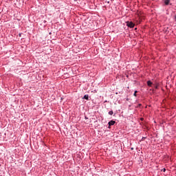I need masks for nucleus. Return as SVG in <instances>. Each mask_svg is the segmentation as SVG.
Masks as SVG:
<instances>
[{"label":"nucleus","instance_id":"obj_7","mask_svg":"<svg viewBox=\"0 0 176 176\" xmlns=\"http://www.w3.org/2000/svg\"><path fill=\"white\" fill-rule=\"evenodd\" d=\"M155 89H156V90H157V89H159V83H157V84L155 86Z\"/></svg>","mask_w":176,"mask_h":176},{"label":"nucleus","instance_id":"obj_10","mask_svg":"<svg viewBox=\"0 0 176 176\" xmlns=\"http://www.w3.org/2000/svg\"><path fill=\"white\" fill-rule=\"evenodd\" d=\"M144 140H146V137H142V141H144Z\"/></svg>","mask_w":176,"mask_h":176},{"label":"nucleus","instance_id":"obj_14","mask_svg":"<svg viewBox=\"0 0 176 176\" xmlns=\"http://www.w3.org/2000/svg\"><path fill=\"white\" fill-rule=\"evenodd\" d=\"M174 21H176V15H175Z\"/></svg>","mask_w":176,"mask_h":176},{"label":"nucleus","instance_id":"obj_3","mask_svg":"<svg viewBox=\"0 0 176 176\" xmlns=\"http://www.w3.org/2000/svg\"><path fill=\"white\" fill-rule=\"evenodd\" d=\"M152 85H153V82H152V81L151 80L147 81V86H148V87H152Z\"/></svg>","mask_w":176,"mask_h":176},{"label":"nucleus","instance_id":"obj_4","mask_svg":"<svg viewBox=\"0 0 176 176\" xmlns=\"http://www.w3.org/2000/svg\"><path fill=\"white\" fill-rule=\"evenodd\" d=\"M115 123H116L115 120H111V126H113Z\"/></svg>","mask_w":176,"mask_h":176},{"label":"nucleus","instance_id":"obj_2","mask_svg":"<svg viewBox=\"0 0 176 176\" xmlns=\"http://www.w3.org/2000/svg\"><path fill=\"white\" fill-rule=\"evenodd\" d=\"M164 6H168V5H173L170 2L171 0H162Z\"/></svg>","mask_w":176,"mask_h":176},{"label":"nucleus","instance_id":"obj_9","mask_svg":"<svg viewBox=\"0 0 176 176\" xmlns=\"http://www.w3.org/2000/svg\"><path fill=\"white\" fill-rule=\"evenodd\" d=\"M161 171H163V173H166V168H162Z\"/></svg>","mask_w":176,"mask_h":176},{"label":"nucleus","instance_id":"obj_17","mask_svg":"<svg viewBox=\"0 0 176 176\" xmlns=\"http://www.w3.org/2000/svg\"><path fill=\"white\" fill-rule=\"evenodd\" d=\"M136 30H137V28H135V31H136Z\"/></svg>","mask_w":176,"mask_h":176},{"label":"nucleus","instance_id":"obj_5","mask_svg":"<svg viewBox=\"0 0 176 176\" xmlns=\"http://www.w3.org/2000/svg\"><path fill=\"white\" fill-rule=\"evenodd\" d=\"M84 99L85 100H89V95H85L84 96Z\"/></svg>","mask_w":176,"mask_h":176},{"label":"nucleus","instance_id":"obj_12","mask_svg":"<svg viewBox=\"0 0 176 176\" xmlns=\"http://www.w3.org/2000/svg\"><path fill=\"white\" fill-rule=\"evenodd\" d=\"M141 122H144V118H140Z\"/></svg>","mask_w":176,"mask_h":176},{"label":"nucleus","instance_id":"obj_11","mask_svg":"<svg viewBox=\"0 0 176 176\" xmlns=\"http://www.w3.org/2000/svg\"><path fill=\"white\" fill-rule=\"evenodd\" d=\"M108 124H109V129H111V121L109 122Z\"/></svg>","mask_w":176,"mask_h":176},{"label":"nucleus","instance_id":"obj_16","mask_svg":"<svg viewBox=\"0 0 176 176\" xmlns=\"http://www.w3.org/2000/svg\"><path fill=\"white\" fill-rule=\"evenodd\" d=\"M109 115H111V111H109Z\"/></svg>","mask_w":176,"mask_h":176},{"label":"nucleus","instance_id":"obj_15","mask_svg":"<svg viewBox=\"0 0 176 176\" xmlns=\"http://www.w3.org/2000/svg\"><path fill=\"white\" fill-rule=\"evenodd\" d=\"M131 151H134V148L131 147Z\"/></svg>","mask_w":176,"mask_h":176},{"label":"nucleus","instance_id":"obj_6","mask_svg":"<svg viewBox=\"0 0 176 176\" xmlns=\"http://www.w3.org/2000/svg\"><path fill=\"white\" fill-rule=\"evenodd\" d=\"M138 93V91H137V90H135V91H134V94H133V96H134V97H137V94Z\"/></svg>","mask_w":176,"mask_h":176},{"label":"nucleus","instance_id":"obj_1","mask_svg":"<svg viewBox=\"0 0 176 176\" xmlns=\"http://www.w3.org/2000/svg\"><path fill=\"white\" fill-rule=\"evenodd\" d=\"M126 24L129 28H133L135 27V23H133V21H126Z\"/></svg>","mask_w":176,"mask_h":176},{"label":"nucleus","instance_id":"obj_13","mask_svg":"<svg viewBox=\"0 0 176 176\" xmlns=\"http://www.w3.org/2000/svg\"><path fill=\"white\" fill-rule=\"evenodd\" d=\"M111 115H113V111L112 110L111 111Z\"/></svg>","mask_w":176,"mask_h":176},{"label":"nucleus","instance_id":"obj_8","mask_svg":"<svg viewBox=\"0 0 176 176\" xmlns=\"http://www.w3.org/2000/svg\"><path fill=\"white\" fill-rule=\"evenodd\" d=\"M141 107H142V104L139 103V104H138L137 108H141Z\"/></svg>","mask_w":176,"mask_h":176}]
</instances>
